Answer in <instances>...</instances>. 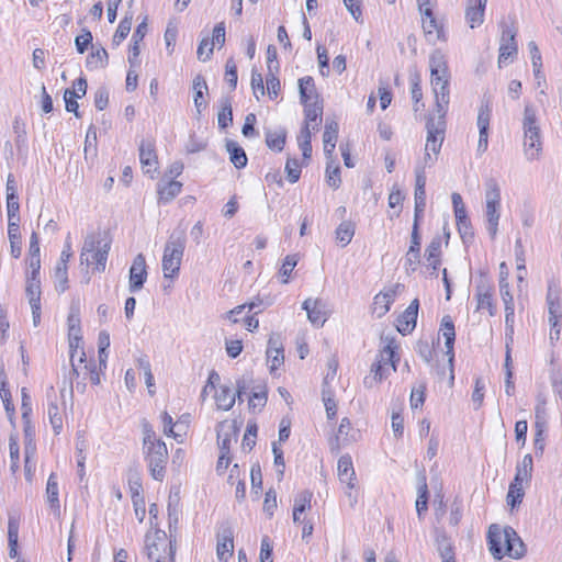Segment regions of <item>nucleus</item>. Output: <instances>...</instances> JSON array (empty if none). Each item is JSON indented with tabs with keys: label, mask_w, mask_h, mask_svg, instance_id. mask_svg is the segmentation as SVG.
Listing matches in <instances>:
<instances>
[{
	"label": "nucleus",
	"mask_w": 562,
	"mask_h": 562,
	"mask_svg": "<svg viewBox=\"0 0 562 562\" xmlns=\"http://www.w3.org/2000/svg\"><path fill=\"white\" fill-rule=\"evenodd\" d=\"M266 91L270 99H276L279 95L280 80L272 71H269L266 78Z\"/></svg>",
	"instance_id": "680f3d73"
},
{
	"label": "nucleus",
	"mask_w": 562,
	"mask_h": 562,
	"mask_svg": "<svg viewBox=\"0 0 562 562\" xmlns=\"http://www.w3.org/2000/svg\"><path fill=\"white\" fill-rule=\"evenodd\" d=\"M8 236L10 240V251L13 258H19L22 252L20 226L11 223L8 225Z\"/></svg>",
	"instance_id": "37998d69"
},
{
	"label": "nucleus",
	"mask_w": 562,
	"mask_h": 562,
	"mask_svg": "<svg viewBox=\"0 0 562 562\" xmlns=\"http://www.w3.org/2000/svg\"><path fill=\"white\" fill-rule=\"evenodd\" d=\"M418 307L419 302L417 299H415L409 303L407 308L398 316L396 321V328L401 334L407 335L414 330L417 321Z\"/></svg>",
	"instance_id": "aec40b11"
},
{
	"label": "nucleus",
	"mask_w": 562,
	"mask_h": 562,
	"mask_svg": "<svg viewBox=\"0 0 562 562\" xmlns=\"http://www.w3.org/2000/svg\"><path fill=\"white\" fill-rule=\"evenodd\" d=\"M505 310V340H509L508 342H514V317H515V306H507Z\"/></svg>",
	"instance_id": "13d9d810"
},
{
	"label": "nucleus",
	"mask_w": 562,
	"mask_h": 562,
	"mask_svg": "<svg viewBox=\"0 0 562 562\" xmlns=\"http://www.w3.org/2000/svg\"><path fill=\"white\" fill-rule=\"evenodd\" d=\"M449 77H435L431 79L432 92L435 95V109L431 115L445 119L449 104Z\"/></svg>",
	"instance_id": "9d476101"
},
{
	"label": "nucleus",
	"mask_w": 562,
	"mask_h": 562,
	"mask_svg": "<svg viewBox=\"0 0 562 562\" xmlns=\"http://www.w3.org/2000/svg\"><path fill=\"white\" fill-rule=\"evenodd\" d=\"M267 403V390L266 386H259L256 391L251 393L249 397V408L252 411H261Z\"/></svg>",
	"instance_id": "5fc2aeb1"
},
{
	"label": "nucleus",
	"mask_w": 562,
	"mask_h": 562,
	"mask_svg": "<svg viewBox=\"0 0 562 562\" xmlns=\"http://www.w3.org/2000/svg\"><path fill=\"white\" fill-rule=\"evenodd\" d=\"M476 311L487 310L491 316L496 314V305L493 300V286L481 281L475 288Z\"/></svg>",
	"instance_id": "f3484780"
},
{
	"label": "nucleus",
	"mask_w": 562,
	"mask_h": 562,
	"mask_svg": "<svg viewBox=\"0 0 562 562\" xmlns=\"http://www.w3.org/2000/svg\"><path fill=\"white\" fill-rule=\"evenodd\" d=\"M487 541L490 552L496 560H501L504 555L520 559L526 553L525 543L515 529L509 526L491 525Z\"/></svg>",
	"instance_id": "f257e3e1"
},
{
	"label": "nucleus",
	"mask_w": 562,
	"mask_h": 562,
	"mask_svg": "<svg viewBox=\"0 0 562 562\" xmlns=\"http://www.w3.org/2000/svg\"><path fill=\"white\" fill-rule=\"evenodd\" d=\"M487 0H469L465 9V20L471 29L484 22V11Z\"/></svg>",
	"instance_id": "4be33fe9"
},
{
	"label": "nucleus",
	"mask_w": 562,
	"mask_h": 562,
	"mask_svg": "<svg viewBox=\"0 0 562 562\" xmlns=\"http://www.w3.org/2000/svg\"><path fill=\"white\" fill-rule=\"evenodd\" d=\"M440 254H441V240L440 237H435L428 245L426 249V259L428 265L436 270L440 265Z\"/></svg>",
	"instance_id": "79ce46f5"
},
{
	"label": "nucleus",
	"mask_w": 562,
	"mask_h": 562,
	"mask_svg": "<svg viewBox=\"0 0 562 562\" xmlns=\"http://www.w3.org/2000/svg\"><path fill=\"white\" fill-rule=\"evenodd\" d=\"M92 42V34L89 30L83 29L82 34L75 38V45L79 54H83Z\"/></svg>",
	"instance_id": "774afa93"
},
{
	"label": "nucleus",
	"mask_w": 562,
	"mask_h": 562,
	"mask_svg": "<svg viewBox=\"0 0 562 562\" xmlns=\"http://www.w3.org/2000/svg\"><path fill=\"white\" fill-rule=\"evenodd\" d=\"M304 104L305 125L312 126L313 131H318L322 124L323 101L310 102Z\"/></svg>",
	"instance_id": "bb28decb"
},
{
	"label": "nucleus",
	"mask_w": 562,
	"mask_h": 562,
	"mask_svg": "<svg viewBox=\"0 0 562 562\" xmlns=\"http://www.w3.org/2000/svg\"><path fill=\"white\" fill-rule=\"evenodd\" d=\"M522 483L524 481H516V479L514 477V481L509 485L506 501L507 505L510 506L512 508H515L522 501V497L525 495Z\"/></svg>",
	"instance_id": "c03bdc74"
},
{
	"label": "nucleus",
	"mask_w": 562,
	"mask_h": 562,
	"mask_svg": "<svg viewBox=\"0 0 562 562\" xmlns=\"http://www.w3.org/2000/svg\"><path fill=\"white\" fill-rule=\"evenodd\" d=\"M186 248L184 233L171 234L167 240L161 260V269L165 279L178 278L182 257Z\"/></svg>",
	"instance_id": "7ed1b4c3"
},
{
	"label": "nucleus",
	"mask_w": 562,
	"mask_h": 562,
	"mask_svg": "<svg viewBox=\"0 0 562 562\" xmlns=\"http://www.w3.org/2000/svg\"><path fill=\"white\" fill-rule=\"evenodd\" d=\"M308 321L316 327H322L327 319L326 304L321 299H306L303 302Z\"/></svg>",
	"instance_id": "a211bd4d"
},
{
	"label": "nucleus",
	"mask_w": 562,
	"mask_h": 562,
	"mask_svg": "<svg viewBox=\"0 0 562 562\" xmlns=\"http://www.w3.org/2000/svg\"><path fill=\"white\" fill-rule=\"evenodd\" d=\"M59 491H58V480L56 473H50L46 484V498L50 506V508L55 513H59L60 504H59Z\"/></svg>",
	"instance_id": "f704fd0d"
},
{
	"label": "nucleus",
	"mask_w": 562,
	"mask_h": 562,
	"mask_svg": "<svg viewBox=\"0 0 562 562\" xmlns=\"http://www.w3.org/2000/svg\"><path fill=\"white\" fill-rule=\"evenodd\" d=\"M81 344L82 340L80 336H74V334L71 336L69 335L71 374L76 376H79V367L76 363V355L78 351L83 350Z\"/></svg>",
	"instance_id": "8fccbe9b"
},
{
	"label": "nucleus",
	"mask_w": 562,
	"mask_h": 562,
	"mask_svg": "<svg viewBox=\"0 0 562 562\" xmlns=\"http://www.w3.org/2000/svg\"><path fill=\"white\" fill-rule=\"evenodd\" d=\"M67 261L59 260L55 267L54 277L57 282L56 289L60 292H64L67 289Z\"/></svg>",
	"instance_id": "864d4df0"
},
{
	"label": "nucleus",
	"mask_w": 562,
	"mask_h": 562,
	"mask_svg": "<svg viewBox=\"0 0 562 562\" xmlns=\"http://www.w3.org/2000/svg\"><path fill=\"white\" fill-rule=\"evenodd\" d=\"M338 479L341 484H351L357 482L356 472L350 456H341L337 465Z\"/></svg>",
	"instance_id": "c85d7f7f"
},
{
	"label": "nucleus",
	"mask_w": 562,
	"mask_h": 562,
	"mask_svg": "<svg viewBox=\"0 0 562 562\" xmlns=\"http://www.w3.org/2000/svg\"><path fill=\"white\" fill-rule=\"evenodd\" d=\"M422 24L426 40L429 43L446 40L443 29L436 20L431 9H425V15L422 16Z\"/></svg>",
	"instance_id": "6ab92c4d"
},
{
	"label": "nucleus",
	"mask_w": 562,
	"mask_h": 562,
	"mask_svg": "<svg viewBox=\"0 0 562 562\" xmlns=\"http://www.w3.org/2000/svg\"><path fill=\"white\" fill-rule=\"evenodd\" d=\"M138 150H139V161H140L143 171L146 175H149L151 179H154L155 175L157 173V170H158V157L156 154L154 140L143 139L139 144Z\"/></svg>",
	"instance_id": "9b49d317"
},
{
	"label": "nucleus",
	"mask_w": 562,
	"mask_h": 562,
	"mask_svg": "<svg viewBox=\"0 0 562 562\" xmlns=\"http://www.w3.org/2000/svg\"><path fill=\"white\" fill-rule=\"evenodd\" d=\"M454 216L457 220L458 231H459L461 237L463 239H465L467 237H472L471 223L467 215V211L463 212V215L456 214Z\"/></svg>",
	"instance_id": "052dcab7"
},
{
	"label": "nucleus",
	"mask_w": 562,
	"mask_h": 562,
	"mask_svg": "<svg viewBox=\"0 0 562 562\" xmlns=\"http://www.w3.org/2000/svg\"><path fill=\"white\" fill-rule=\"evenodd\" d=\"M312 497L313 493L307 490L297 493L295 496L293 505V521L295 524L303 521L301 514L311 508Z\"/></svg>",
	"instance_id": "2f4dec72"
},
{
	"label": "nucleus",
	"mask_w": 562,
	"mask_h": 562,
	"mask_svg": "<svg viewBox=\"0 0 562 562\" xmlns=\"http://www.w3.org/2000/svg\"><path fill=\"white\" fill-rule=\"evenodd\" d=\"M425 384H419L417 387H413L411 392V407L416 409L420 407L425 402Z\"/></svg>",
	"instance_id": "338daca9"
},
{
	"label": "nucleus",
	"mask_w": 562,
	"mask_h": 562,
	"mask_svg": "<svg viewBox=\"0 0 562 562\" xmlns=\"http://www.w3.org/2000/svg\"><path fill=\"white\" fill-rule=\"evenodd\" d=\"M484 215L486 231L490 237L495 239L501 217V188L493 179L486 182Z\"/></svg>",
	"instance_id": "423d86ee"
},
{
	"label": "nucleus",
	"mask_w": 562,
	"mask_h": 562,
	"mask_svg": "<svg viewBox=\"0 0 562 562\" xmlns=\"http://www.w3.org/2000/svg\"><path fill=\"white\" fill-rule=\"evenodd\" d=\"M429 67L431 72V79L435 77H449L447 60L441 52L436 50L430 55Z\"/></svg>",
	"instance_id": "473e14b6"
},
{
	"label": "nucleus",
	"mask_w": 562,
	"mask_h": 562,
	"mask_svg": "<svg viewBox=\"0 0 562 562\" xmlns=\"http://www.w3.org/2000/svg\"><path fill=\"white\" fill-rule=\"evenodd\" d=\"M414 199H415L414 217H416V220H419L423 216L425 207H426V190L415 188Z\"/></svg>",
	"instance_id": "bf43d9fd"
},
{
	"label": "nucleus",
	"mask_w": 562,
	"mask_h": 562,
	"mask_svg": "<svg viewBox=\"0 0 562 562\" xmlns=\"http://www.w3.org/2000/svg\"><path fill=\"white\" fill-rule=\"evenodd\" d=\"M25 293L31 302H41V281L40 277L26 276Z\"/></svg>",
	"instance_id": "09e8293b"
},
{
	"label": "nucleus",
	"mask_w": 562,
	"mask_h": 562,
	"mask_svg": "<svg viewBox=\"0 0 562 562\" xmlns=\"http://www.w3.org/2000/svg\"><path fill=\"white\" fill-rule=\"evenodd\" d=\"M182 183L176 180H170L165 184H158L159 200L169 202L181 192Z\"/></svg>",
	"instance_id": "e433bc0d"
},
{
	"label": "nucleus",
	"mask_w": 562,
	"mask_h": 562,
	"mask_svg": "<svg viewBox=\"0 0 562 562\" xmlns=\"http://www.w3.org/2000/svg\"><path fill=\"white\" fill-rule=\"evenodd\" d=\"M48 397V407L47 415L49 423L53 427L55 434H59L63 429V414H64V403L61 405L58 404V400L54 394V397L47 395Z\"/></svg>",
	"instance_id": "b1692460"
},
{
	"label": "nucleus",
	"mask_w": 562,
	"mask_h": 562,
	"mask_svg": "<svg viewBox=\"0 0 562 562\" xmlns=\"http://www.w3.org/2000/svg\"><path fill=\"white\" fill-rule=\"evenodd\" d=\"M109 251V240L101 238L99 234H90L85 238L80 254V263H86L87 266L94 263V269L99 272H103L105 270Z\"/></svg>",
	"instance_id": "20e7f679"
},
{
	"label": "nucleus",
	"mask_w": 562,
	"mask_h": 562,
	"mask_svg": "<svg viewBox=\"0 0 562 562\" xmlns=\"http://www.w3.org/2000/svg\"><path fill=\"white\" fill-rule=\"evenodd\" d=\"M234 551L233 532L227 529L217 536L216 555L220 561H228Z\"/></svg>",
	"instance_id": "393cba45"
},
{
	"label": "nucleus",
	"mask_w": 562,
	"mask_h": 562,
	"mask_svg": "<svg viewBox=\"0 0 562 562\" xmlns=\"http://www.w3.org/2000/svg\"><path fill=\"white\" fill-rule=\"evenodd\" d=\"M217 122L221 128H226L233 123V110L229 99H223L221 111L217 115Z\"/></svg>",
	"instance_id": "603ef678"
},
{
	"label": "nucleus",
	"mask_w": 562,
	"mask_h": 562,
	"mask_svg": "<svg viewBox=\"0 0 562 562\" xmlns=\"http://www.w3.org/2000/svg\"><path fill=\"white\" fill-rule=\"evenodd\" d=\"M395 295V289H390L386 292H381L375 295L373 305L374 312L378 314L379 317L385 315L389 312L390 305L393 303Z\"/></svg>",
	"instance_id": "72a5a7b5"
},
{
	"label": "nucleus",
	"mask_w": 562,
	"mask_h": 562,
	"mask_svg": "<svg viewBox=\"0 0 562 562\" xmlns=\"http://www.w3.org/2000/svg\"><path fill=\"white\" fill-rule=\"evenodd\" d=\"M142 435H143V451L146 449H153L156 445H164L165 442L157 438L153 426L144 419L142 422Z\"/></svg>",
	"instance_id": "58836bf2"
},
{
	"label": "nucleus",
	"mask_w": 562,
	"mask_h": 562,
	"mask_svg": "<svg viewBox=\"0 0 562 562\" xmlns=\"http://www.w3.org/2000/svg\"><path fill=\"white\" fill-rule=\"evenodd\" d=\"M142 435H143V451L146 449H153L156 445H164L165 442L157 438L153 426L144 419L142 422Z\"/></svg>",
	"instance_id": "4c0bfd02"
},
{
	"label": "nucleus",
	"mask_w": 562,
	"mask_h": 562,
	"mask_svg": "<svg viewBox=\"0 0 562 562\" xmlns=\"http://www.w3.org/2000/svg\"><path fill=\"white\" fill-rule=\"evenodd\" d=\"M267 362L271 371L280 368L284 361L283 342L280 334H271L267 347Z\"/></svg>",
	"instance_id": "dca6fc26"
},
{
	"label": "nucleus",
	"mask_w": 562,
	"mask_h": 562,
	"mask_svg": "<svg viewBox=\"0 0 562 562\" xmlns=\"http://www.w3.org/2000/svg\"><path fill=\"white\" fill-rule=\"evenodd\" d=\"M286 132L283 128L270 131L266 135V144L270 149L281 151L284 147Z\"/></svg>",
	"instance_id": "a18cd8bd"
},
{
	"label": "nucleus",
	"mask_w": 562,
	"mask_h": 562,
	"mask_svg": "<svg viewBox=\"0 0 562 562\" xmlns=\"http://www.w3.org/2000/svg\"><path fill=\"white\" fill-rule=\"evenodd\" d=\"M285 172L291 183L296 182L301 176V167L296 159L288 158L285 164Z\"/></svg>",
	"instance_id": "69168bd1"
},
{
	"label": "nucleus",
	"mask_w": 562,
	"mask_h": 562,
	"mask_svg": "<svg viewBox=\"0 0 562 562\" xmlns=\"http://www.w3.org/2000/svg\"><path fill=\"white\" fill-rule=\"evenodd\" d=\"M355 235V226L351 222H342L336 229V239L342 247L347 246Z\"/></svg>",
	"instance_id": "3c124183"
},
{
	"label": "nucleus",
	"mask_w": 562,
	"mask_h": 562,
	"mask_svg": "<svg viewBox=\"0 0 562 562\" xmlns=\"http://www.w3.org/2000/svg\"><path fill=\"white\" fill-rule=\"evenodd\" d=\"M548 322L562 321V291L554 282H550L546 294Z\"/></svg>",
	"instance_id": "4468645a"
},
{
	"label": "nucleus",
	"mask_w": 562,
	"mask_h": 562,
	"mask_svg": "<svg viewBox=\"0 0 562 562\" xmlns=\"http://www.w3.org/2000/svg\"><path fill=\"white\" fill-rule=\"evenodd\" d=\"M194 92L193 102L198 114L206 109L207 103L203 100L204 93L207 92V85L201 75L194 77L192 82Z\"/></svg>",
	"instance_id": "c756f323"
},
{
	"label": "nucleus",
	"mask_w": 562,
	"mask_h": 562,
	"mask_svg": "<svg viewBox=\"0 0 562 562\" xmlns=\"http://www.w3.org/2000/svg\"><path fill=\"white\" fill-rule=\"evenodd\" d=\"M338 123L334 120L327 121L323 134L324 153L328 159H331L336 142L338 138Z\"/></svg>",
	"instance_id": "a878e982"
},
{
	"label": "nucleus",
	"mask_w": 562,
	"mask_h": 562,
	"mask_svg": "<svg viewBox=\"0 0 562 562\" xmlns=\"http://www.w3.org/2000/svg\"><path fill=\"white\" fill-rule=\"evenodd\" d=\"M437 546L442 562H456L452 546L446 537L438 538Z\"/></svg>",
	"instance_id": "6e6d98bb"
},
{
	"label": "nucleus",
	"mask_w": 562,
	"mask_h": 562,
	"mask_svg": "<svg viewBox=\"0 0 562 562\" xmlns=\"http://www.w3.org/2000/svg\"><path fill=\"white\" fill-rule=\"evenodd\" d=\"M150 475L154 480L161 482L166 474L168 461V449L166 443L156 445L153 449L143 451Z\"/></svg>",
	"instance_id": "6e6552de"
},
{
	"label": "nucleus",
	"mask_w": 562,
	"mask_h": 562,
	"mask_svg": "<svg viewBox=\"0 0 562 562\" xmlns=\"http://www.w3.org/2000/svg\"><path fill=\"white\" fill-rule=\"evenodd\" d=\"M427 138L425 151H431L438 156L445 139L446 120L429 115L426 122Z\"/></svg>",
	"instance_id": "1a4fd4ad"
},
{
	"label": "nucleus",
	"mask_w": 562,
	"mask_h": 562,
	"mask_svg": "<svg viewBox=\"0 0 562 562\" xmlns=\"http://www.w3.org/2000/svg\"><path fill=\"white\" fill-rule=\"evenodd\" d=\"M108 58L109 55L105 48H97L87 57V68L90 70L104 68L108 65Z\"/></svg>",
	"instance_id": "a19ab883"
},
{
	"label": "nucleus",
	"mask_w": 562,
	"mask_h": 562,
	"mask_svg": "<svg viewBox=\"0 0 562 562\" xmlns=\"http://www.w3.org/2000/svg\"><path fill=\"white\" fill-rule=\"evenodd\" d=\"M147 280L146 259L143 254H138L130 268L128 290L132 293L138 292Z\"/></svg>",
	"instance_id": "f8f14e48"
},
{
	"label": "nucleus",
	"mask_w": 562,
	"mask_h": 562,
	"mask_svg": "<svg viewBox=\"0 0 562 562\" xmlns=\"http://www.w3.org/2000/svg\"><path fill=\"white\" fill-rule=\"evenodd\" d=\"M226 150L229 154V159L232 164L240 169L246 167L247 165V156L243 147H240L235 140L228 139L226 142Z\"/></svg>",
	"instance_id": "c9c22d12"
},
{
	"label": "nucleus",
	"mask_w": 562,
	"mask_h": 562,
	"mask_svg": "<svg viewBox=\"0 0 562 562\" xmlns=\"http://www.w3.org/2000/svg\"><path fill=\"white\" fill-rule=\"evenodd\" d=\"M161 422L164 425L162 431L166 436L173 437L178 442H182V434L180 431L175 430V423L172 417L164 412L161 414Z\"/></svg>",
	"instance_id": "4d7b16f0"
},
{
	"label": "nucleus",
	"mask_w": 562,
	"mask_h": 562,
	"mask_svg": "<svg viewBox=\"0 0 562 562\" xmlns=\"http://www.w3.org/2000/svg\"><path fill=\"white\" fill-rule=\"evenodd\" d=\"M532 467L533 462L531 454L524 456L522 460L517 464L516 468V481L528 482L531 479Z\"/></svg>",
	"instance_id": "49530a36"
},
{
	"label": "nucleus",
	"mask_w": 562,
	"mask_h": 562,
	"mask_svg": "<svg viewBox=\"0 0 562 562\" xmlns=\"http://www.w3.org/2000/svg\"><path fill=\"white\" fill-rule=\"evenodd\" d=\"M492 116V106L488 101L482 102L477 113L479 143L477 151L484 153L488 145V127Z\"/></svg>",
	"instance_id": "ddd939ff"
},
{
	"label": "nucleus",
	"mask_w": 562,
	"mask_h": 562,
	"mask_svg": "<svg viewBox=\"0 0 562 562\" xmlns=\"http://www.w3.org/2000/svg\"><path fill=\"white\" fill-rule=\"evenodd\" d=\"M215 403L218 409L229 411L235 402V393L229 385H221L214 394Z\"/></svg>",
	"instance_id": "7c9ffc66"
},
{
	"label": "nucleus",
	"mask_w": 562,
	"mask_h": 562,
	"mask_svg": "<svg viewBox=\"0 0 562 562\" xmlns=\"http://www.w3.org/2000/svg\"><path fill=\"white\" fill-rule=\"evenodd\" d=\"M415 506H416V512L418 514V517L422 518V515L428 508V487H427L425 475H423L419 481L418 496H417Z\"/></svg>",
	"instance_id": "de8ad7c7"
},
{
	"label": "nucleus",
	"mask_w": 562,
	"mask_h": 562,
	"mask_svg": "<svg viewBox=\"0 0 562 562\" xmlns=\"http://www.w3.org/2000/svg\"><path fill=\"white\" fill-rule=\"evenodd\" d=\"M522 127L526 157L529 161L538 160L542 150V142L536 110L531 105L525 106Z\"/></svg>",
	"instance_id": "39448f33"
},
{
	"label": "nucleus",
	"mask_w": 562,
	"mask_h": 562,
	"mask_svg": "<svg viewBox=\"0 0 562 562\" xmlns=\"http://www.w3.org/2000/svg\"><path fill=\"white\" fill-rule=\"evenodd\" d=\"M516 30L508 25H503L498 65L507 64L517 55V44L515 41Z\"/></svg>",
	"instance_id": "2eb2a0df"
},
{
	"label": "nucleus",
	"mask_w": 562,
	"mask_h": 562,
	"mask_svg": "<svg viewBox=\"0 0 562 562\" xmlns=\"http://www.w3.org/2000/svg\"><path fill=\"white\" fill-rule=\"evenodd\" d=\"M251 88L257 100H259L260 97L265 95L266 93L263 78L261 74L255 69L251 71Z\"/></svg>",
	"instance_id": "e2e57ef3"
},
{
	"label": "nucleus",
	"mask_w": 562,
	"mask_h": 562,
	"mask_svg": "<svg viewBox=\"0 0 562 562\" xmlns=\"http://www.w3.org/2000/svg\"><path fill=\"white\" fill-rule=\"evenodd\" d=\"M360 438V430L353 428L347 417L342 418L335 438L337 448L349 446L357 442Z\"/></svg>",
	"instance_id": "412c9836"
},
{
	"label": "nucleus",
	"mask_w": 562,
	"mask_h": 562,
	"mask_svg": "<svg viewBox=\"0 0 562 562\" xmlns=\"http://www.w3.org/2000/svg\"><path fill=\"white\" fill-rule=\"evenodd\" d=\"M299 91L302 103L321 102L314 79L310 76L299 79Z\"/></svg>",
	"instance_id": "cd10ccee"
},
{
	"label": "nucleus",
	"mask_w": 562,
	"mask_h": 562,
	"mask_svg": "<svg viewBox=\"0 0 562 562\" xmlns=\"http://www.w3.org/2000/svg\"><path fill=\"white\" fill-rule=\"evenodd\" d=\"M484 389L485 383L482 378L475 379V385L472 393V402L474 404V409H479L482 406L483 398H484Z\"/></svg>",
	"instance_id": "0e129e2a"
},
{
	"label": "nucleus",
	"mask_w": 562,
	"mask_h": 562,
	"mask_svg": "<svg viewBox=\"0 0 562 562\" xmlns=\"http://www.w3.org/2000/svg\"><path fill=\"white\" fill-rule=\"evenodd\" d=\"M396 345L394 340H390L376 356L375 361L371 366V375L363 380L367 389H372L376 384L386 379L391 371H396V364L400 358L396 356Z\"/></svg>",
	"instance_id": "f03ea898"
},
{
	"label": "nucleus",
	"mask_w": 562,
	"mask_h": 562,
	"mask_svg": "<svg viewBox=\"0 0 562 562\" xmlns=\"http://www.w3.org/2000/svg\"><path fill=\"white\" fill-rule=\"evenodd\" d=\"M145 548L147 557L154 562H175V547L162 530L146 535Z\"/></svg>",
	"instance_id": "0eeeda50"
},
{
	"label": "nucleus",
	"mask_w": 562,
	"mask_h": 562,
	"mask_svg": "<svg viewBox=\"0 0 562 562\" xmlns=\"http://www.w3.org/2000/svg\"><path fill=\"white\" fill-rule=\"evenodd\" d=\"M439 333L445 338V345L447 348L446 353L449 356V362L452 363L453 361V345L456 339V330H454V324L452 318L449 315H446L442 317L440 323V329Z\"/></svg>",
	"instance_id": "5701e85b"
},
{
	"label": "nucleus",
	"mask_w": 562,
	"mask_h": 562,
	"mask_svg": "<svg viewBox=\"0 0 562 562\" xmlns=\"http://www.w3.org/2000/svg\"><path fill=\"white\" fill-rule=\"evenodd\" d=\"M142 435H143V451L146 449H153L156 445H164L165 442L157 438L153 426L144 419L142 422Z\"/></svg>",
	"instance_id": "ea45409f"
}]
</instances>
